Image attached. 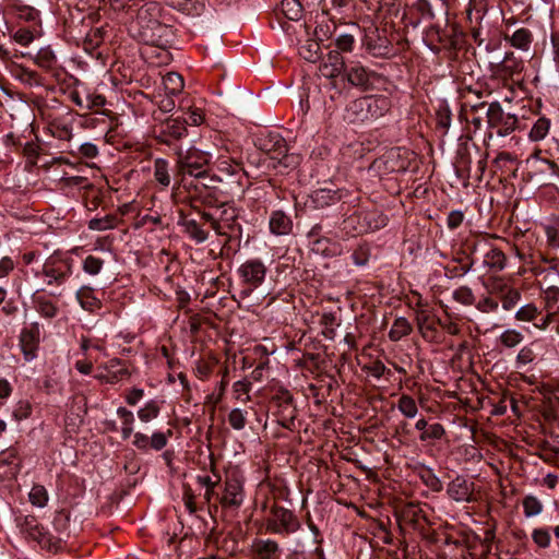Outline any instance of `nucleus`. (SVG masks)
I'll use <instances>...</instances> for the list:
<instances>
[{"label": "nucleus", "instance_id": "42", "mask_svg": "<svg viewBox=\"0 0 559 559\" xmlns=\"http://www.w3.org/2000/svg\"><path fill=\"white\" fill-rule=\"evenodd\" d=\"M118 225V217L112 214L105 215L104 217H95L88 222V228L96 231H105L114 229Z\"/></svg>", "mask_w": 559, "mask_h": 559}, {"label": "nucleus", "instance_id": "45", "mask_svg": "<svg viewBox=\"0 0 559 559\" xmlns=\"http://www.w3.org/2000/svg\"><path fill=\"white\" fill-rule=\"evenodd\" d=\"M299 55L309 62H316L320 59V44L317 40H307L299 47Z\"/></svg>", "mask_w": 559, "mask_h": 559}, {"label": "nucleus", "instance_id": "49", "mask_svg": "<svg viewBox=\"0 0 559 559\" xmlns=\"http://www.w3.org/2000/svg\"><path fill=\"white\" fill-rule=\"evenodd\" d=\"M453 299L463 306L475 305V295L468 286H460L452 293Z\"/></svg>", "mask_w": 559, "mask_h": 559}, {"label": "nucleus", "instance_id": "17", "mask_svg": "<svg viewBox=\"0 0 559 559\" xmlns=\"http://www.w3.org/2000/svg\"><path fill=\"white\" fill-rule=\"evenodd\" d=\"M493 293L501 301L502 309L511 311L521 300V293L518 288L507 284H499L493 287Z\"/></svg>", "mask_w": 559, "mask_h": 559}, {"label": "nucleus", "instance_id": "40", "mask_svg": "<svg viewBox=\"0 0 559 559\" xmlns=\"http://www.w3.org/2000/svg\"><path fill=\"white\" fill-rule=\"evenodd\" d=\"M551 121L546 117H539L533 124L528 138L533 142H539L544 140L550 130Z\"/></svg>", "mask_w": 559, "mask_h": 559}, {"label": "nucleus", "instance_id": "8", "mask_svg": "<svg viewBox=\"0 0 559 559\" xmlns=\"http://www.w3.org/2000/svg\"><path fill=\"white\" fill-rule=\"evenodd\" d=\"M236 273L249 294L264 283L267 267L261 259L251 258L241 263Z\"/></svg>", "mask_w": 559, "mask_h": 559}, {"label": "nucleus", "instance_id": "1", "mask_svg": "<svg viewBox=\"0 0 559 559\" xmlns=\"http://www.w3.org/2000/svg\"><path fill=\"white\" fill-rule=\"evenodd\" d=\"M176 154V181L173 191H177L180 187H187L188 177L201 180L203 187H214V181H223L224 178L218 175H211L206 166L211 162V154L195 146L183 150L177 146Z\"/></svg>", "mask_w": 559, "mask_h": 559}, {"label": "nucleus", "instance_id": "14", "mask_svg": "<svg viewBox=\"0 0 559 559\" xmlns=\"http://www.w3.org/2000/svg\"><path fill=\"white\" fill-rule=\"evenodd\" d=\"M188 130L186 127V122L181 120V118H169L167 119L159 129V133L157 134V140L160 143L170 145L173 141L181 140L187 136Z\"/></svg>", "mask_w": 559, "mask_h": 559}, {"label": "nucleus", "instance_id": "12", "mask_svg": "<svg viewBox=\"0 0 559 559\" xmlns=\"http://www.w3.org/2000/svg\"><path fill=\"white\" fill-rule=\"evenodd\" d=\"M130 376L127 365L118 359L112 358L107 362L98 366L95 379L100 382L116 384Z\"/></svg>", "mask_w": 559, "mask_h": 559}, {"label": "nucleus", "instance_id": "61", "mask_svg": "<svg viewBox=\"0 0 559 559\" xmlns=\"http://www.w3.org/2000/svg\"><path fill=\"white\" fill-rule=\"evenodd\" d=\"M421 479L433 491H440L442 489V484L439 477L430 469L427 468L421 473Z\"/></svg>", "mask_w": 559, "mask_h": 559}, {"label": "nucleus", "instance_id": "26", "mask_svg": "<svg viewBox=\"0 0 559 559\" xmlns=\"http://www.w3.org/2000/svg\"><path fill=\"white\" fill-rule=\"evenodd\" d=\"M543 261L548 262L547 259ZM550 265L547 266V273L537 280V284L542 289L559 287V262L557 260L549 261Z\"/></svg>", "mask_w": 559, "mask_h": 559}, {"label": "nucleus", "instance_id": "5", "mask_svg": "<svg viewBox=\"0 0 559 559\" xmlns=\"http://www.w3.org/2000/svg\"><path fill=\"white\" fill-rule=\"evenodd\" d=\"M72 265L68 259L58 255L49 257L39 269L34 270V275L49 285H62L71 275Z\"/></svg>", "mask_w": 559, "mask_h": 559}, {"label": "nucleus", "instance_id": "22", "mask_svg": "<svg viewBox=\"0 0 559 559\" xmlns=\"http://www.w3.org/2000/svg\"><path fill=\"white\" fill-rule=\"evenodd\" d=\"M252 551L257 559H278L280 546L274 539H255L252 544Z\"/></svg>", "mask_w": 559, "mask_h": 559}, {"label": "nucleus", "instance_id": "43", "mask_svg": "<svg viewBox=\"0 0 559 559\" xmlns=\"http://www.w3.org/2000/svg\"><path fill=\"white\" fill-rule=\"evenodd\" d=\"M76 86H82L84 91V109H94V108H100L105 106L106 98L102 94H97L94 92H91L87 87L83 86V84L76 80L75 82Z\"/></svg>", "mask_w": 559, "mask_h": 559}, {"label": "nucleus", "instance_id": "27", "mask_svg": "<svg viewBox=\"0 0 559 559\" xmlns=\"http://www.w3.org/2000/svg\"><path fill=\"white\" fill-rule=\"evenodd\" d=\"M34 307L36 311L45 319H53L59 313L57 304L46 296H35Z\"/></svg>", "mask_w": 559, "mask_h": 559}, {"label": "nucleus", "instance_id": "24", "mask_svg": "<svg viewBox=\"0 0 559 559\" xmlns=\"http://www.w3.org/2000/svg\"><path fill=\"white\" fill-rule=\"evenodd\" d=\"M349 84L357 87H368L370 85V72L359 63H355L346 71Z\"/></svg>", "mask_w": 559, "mask_h": 559}, {"label": "nucleus", "instance_id": "41", "mask_svg": "<svg viewBox=\"0 0 559 559\" xmlns=\"http://www.w3.org/2000/svg\"><path fill=\"white\" fill-rule=\"evenodd\" d=\"M159 413H160L159 403L155 400H150L144 404V406L139 408L138 418L142 423L147 424V423L152 421L153 419L157 418L159 416Z\"/></svg>", "mask_w": 559, "mask_h": 559}, {"label": "nucleus", "instance_id": "15", "mask_svg": "<svg viewBox=\"0 0 559 559\" xmlns=\"http://www.w3.org/2000/svg\"><path fill=\"white\" fill-rule=\"evenodd\" d=\"M320 73L326 79H334L345 70V61L340 51L331 50L320 64Z\"/></svg>", "mask_w": 559, "mask_h": 559}, {"label": "nucleus", "instance_id": "47", "mask_svg": "<svg viewBox=\"0 0 559 559\" xmlns=\"http://www.w3.org/2000/svg\"><path fill=\"white\" fill-rule=\"evenodd\" d=\"M282 11L292 21H298L302 16V8L298 0H282Z\"/></svg>", "mask_w": 559, "mask_h": 559}, {"label": "nucleus", "instance_id": "34", "mask_svg": "<svg viewBox=\"0 0 559 559\" xmlns=\"http://www.w3.org/2000/svg\"><path fill=\"white\" fill-rule=\"evenodd\" d=\"M311 250L324 257H334L341 253L340 246L325 237L313 240Z\"/></svg>", "mask_w": 559, "mask_h": 559}, {"label": "nucleus", "instance_id": "21", "mask_svg": "<svg viewBox=\"0 0 559 559\" xmlns=\"http://www.w3.org/2000/svg\"><path fill=\"white\" fill-rule=\"evenodd\" d=\"M179 225L183 233L195 243H203L209 238V231L205 230L194 218L181 217Z\"/></svg>", "mask_w": 559, "mask_h": 559}, {"label": "nucleus", "instance_id": "55", "mask_svg": "<svg viewBox=\"0 0 559 559\" xmlns=\"http://www.w3.org/2000/svg\"><path fill=\"white\" fill-rule=\"evenodd\" d=\"M444 435V427L439 423H435L428 425L427 429L420 433L419 440L423 442L428 440H440Z\"/></svg>", "mask_w": 559, "mask_h": 559}, {"label": "nucleus", "instance_id": "11", "mask_svg": "<svg viewBox=\"0 0 559 559\" xmlns=\"http://www.w3.org/2000/svg\"><path fill=\"white\" fill-rule=\"evenodd\" d=\"M40 344V325L33 322L22 329L19 337V345L24 360L29 362L37 358Z\"/></svg>", "mask_w": 559, "mask_h": 559}, {"label": "nucleus", "instance_id": "52", "mask_svg": "<svg viewBox=\"0 0 559 559\" xmlns=\"http://www.w3.org/2000/svg\"><path fill=\"white\" fill-rule=\"evenodd\" d=\"M415 320L417 323V326L423 334L424 337L427 336L428 332H435V326L430 322V314L428 312V309H421L420 311H417V316H415Z\"/></svg>", "mask_w": 559, "mask_h": 559}, {"label": "nucleus", "instance_id": "62", "mask_svg": "<svg viewBox=\"0 0 559 559\" xmlns=\"http://www.w3.org/2000/svg\"><path fill=\"white\" fill-rule=\"evenodd\" d=\"M413 7L425 19L432 20L436 16L430 0H416Z\"/></svg>", "mask_w": 559, "mask_h": 559}, {"label": "nucleus", "instance_id": "57", "mask_svg": "<svg viewBox=\"0 0 559 559\" xmlns=\"http://www.w3.org/2000/svg\"><path fill=\"white\" fill-rule=\"evenodd\" d=\"M362 370L367 371L371 377L377 380L381 379L384 376H391V370L385 367V365L377 359L369 365L362 367Z\"/></svg>", "mask_w": 559, "mask_h": 559}, {"label": "nucleus", "instance_id": "3", "mask_svg": "<svg viewBox=\"0 0 559 559\" xmlns=\"http://www.w3.org/2000/svg\"><path fill=\"white\" fill-rule=\"evenodd\" d=\"M486 117L488 140H491L495 134L506 138L520 128L519 117L514 114L506 112L499 102L489 104Z\"/></svg>", "mask_w": 559, "mask_h": 559}, {"label": "nucleus", "instance_id": "50", "mask_svg": "<svg viewBox=\"0 0 559 559\" xmlns=\"http://www.w3.org/2000/svg\"><path fill=\"white\" fill-rule=\"evenodd\" d=\"M173 436V431L168 429L166 432L163 431H154L150 436V449L154 451L163 450L167 443L168 439Z\"/></svg>", "mask_w": 559, "mask_h": 559}, {"label": "nucleus", "instance_id": "13", "mask_svg": "<svg viewBox=\"0 0 559 559\" xmlns=\"http://www.w3.org/2000/svg\"><path fill=\"white\" fill-rule=\"evenodd\" d=\"M243 481L237 474H230L226 477L224 492L221 503L225 507L238 508L243 502Z\"/></svg>", "mask_w": 559, "mask_h": 559}, {"label": "nucleus", "instance_id": "56", "mask_svg": "<svg viewBox=\"0 0 559 559\" xmlns=\"http://www.w3.org/2000/svg\"><path fill=\"white\" fill-rule=\"evenodd\" d=\"M355 44L356 39L352 34H340L335 38V46L337 48L336 50L340 51L341 55L342 52H352L355 48Z\"/></svg>", "mask_w": 559, "mask_h": 559}, {"label": "nucleus", "instance_id": "44", "mask_svg": "<svg viewBox=\"0 0 559 559\" xmlns=\"http://www.w3.org/2000/svg\"><path fill=\"white\" fill-rule=\"evenodd\" d=\"M540 314V310L538 309V307L535 305V304H526L522 307H520L515 314H514V318L520 321V322H535L538 318V316Z\"/></svg>", "mask_w": 559, "mask_h": 559}, {"label": "nucleus", "instance_id": "37", "mask_svg": "<svg viewBox=\"0 0 559 559\" xmlns=\"http://www.w3.org/2000/svg\"><path fill=\"white\" fill-rule=\"evenodd\" d=\"M117 416L121 420V436L123 440L129 439L134 430V415L128 408L120 406L117 408Z\"/></svg>", "mask_w": 559, "mask_h": 559}, {"label": "nucleus", "instance_id": "6", "mask_svg": "<svg viewBox=\"0 0 559 559\" xmlns=\"http://www.w3.org/2000/svg\"><path fill=\"white\" fill-rule=\"evenodd\" d=\"M258 146L273 160V167L283 166L288 168L292 165V157L287 154L286 141L280 133L269 132L258 140Z\"/></svg>", "mask_w": 559, "mask_h": 559}, {"label": "nucleus", "instance_id": "10", "mask_svg": "<svg viewBox=\"0 0 559 559\" xmlns=\"http://www.w3.org/2000/svg\"><path fill=\"white\" fill-rule=\"evenodd\" d=\"M214 169L216 173L214 175H218L224 178L223 181H214L213 188H216V183H225L228 186V190L230 192L234 191L235 188L241 187V179L243 177V170L239 163L235 162L233 158L221 155L214 162Z\"/></svg>", "mask_w": 559, "mask_h": 559}, {"label": "nucleus", "instance_id": "35", "mask_svg": "<svg viewBox=\"0 0 559 559\" xmlns=\"http://www.w3.org/2000/svg\"><path fill=\"white\" fill-rule=\"evenodd\" d=\"M524 340V334L516 329L504 330L497 338V343L504 348H514Z\"/></svg>", "mask_w": 559, "mask_h": 559}, {"label": "nucleus", "instance_id": "29", "mask_svg": "<svg viewBox=\"0 0 559 559\" xmlns=\"http://www.w3.org/2000/svg\"><path fill=\"white\" fill-rule=\"evenodd\" d=\"M552 535L551 526H538L532 530L531 538L537 549L545 550L550 547Z\"/></svg>", "mask_w": 559, "mask_h": 559}, {"label": "nucleus", "instance_id": "53", "mask_svg": "<svg viewBox=\"0 0 559 559\" xmlns=\"http://www.w3.org/2000/svg\"><path fill=\"white\" fill-rule=\"evenodd\" d=\"M186 118L181 119L187 126H201L204 122V111L200 107L190 106L185 112Z\"/></svg>", "mask_w": 559, "mask_h": 559}, {"label": "nucleus", "instance_id": "59", "mask_svg": "<svg viewBox=\"0 0 559 559\" xmlns=\"http://www.w3.org/2000/svg\"><path fill=\"white\" fill-rule=\"evenodd\" d=\"M234 394L237 400L247 402L250 400L249 392L251 390V383L248 380H239L233 384Z\"/></svg>", "mask_w": 559, "mask_h": 559}, {"label": "nucleus", "instance_id": "60", "mask_svg": "<svg viewBox=\"0 0 559 559\" xmlns=\"http://www.w3.org/2000/svg\"><path fill=\"white\" fill-rule=\"evenodd\" d=\"M369 248L367 245H360L352 254V260L357 266H365L369 261Z\"/></svg>", "mask_w": 559, "mask_h": 559}, {"label": "nucleus", "instance_id": "19", "mask_svg": "<svg viewBox=\"0 0 559 559\" xmlns=\"http://www.w3.org/2000/svg\"><path fill=\"white\" fill-rule=\"evenodd\" d=\"M269 228L275 236H285L292 231L293 221L285 212L273 211L270 215Z\"/></svg>", "mask_w": 559, "mask_h": 559}, {"label": "nucleus", "instance_id": "18", "mask_svg": "<svg viewBox=\"0 0 559 559\" xmlns=\"http://www.w3.org/2000/svg\"><path fill=\"white\" fill-rule=\"evenodd\" d=\"M151 7H153L152 3L144 5L139 10L136 20L133 25V26L136 25L140 27L139 37L141 40H143L145 43L154 40V38H153L154 34H150V32H153L156 27L160 26L156 19L148 20L145 25L142 24V22L145 20L146 14L151 10Z\"/></svg>", "mask_w": 559, "mask_h": 559}, {"label": "nucleus", "instance_id": "16", "mask_svg": "<svg viewBox=\"0 0 559 559\" xmlns=\"http://www.w3.org/2000/svg\"><path fill=\"white\" fill-rule=\"evenodd\" d=\"M447 493L456 502H468L472 500L473 484L457 476L448 485Z\"/></svg>", "mask_w": 559, "mask_h": 559}, {"label": "nucleus", "instance_id": "31", "mask_svg": "<svg viewBox=\"0 0 559 559\" xmlns=\"http://www.w3.org/2000/svg\"><path fill=\"white\" fill-rule=\"evenodd\" d=\"M484 264L490 270L499 272L507 266V257L500 249L491 248L484 255Z\"/></svg>", "mask_w": 559, "mask_h": 559}, {"label": "nucleus", "instance_id": "7", "mask_svg": "<svg viewBox=\"0 0 559 559\" xmlns=\"http://www.w3.org/2000/svg\"><path fill=\"white\" fill-rule=\"evenodd\" d=\"M346 229L357 234L379 230L388 224V217L378 210L359 211L344 221Z\"/></svg>", "mask_w": 559, "mask_h": 559}, {"label": "nucleus", "instance_id": "36", "mask_svg": "<svg viewBox=\"0 0 559 559\" xmlns=\"http://www.w3.org/2000/svg\"><path fill=\"white\" fill-rule=\"evenodd\" d=\"M522 507H523V514L527 519L538 516L544 511V504H543L542 500L532 493L526 495L523 498Z\"/></svg>", "mask_w": 559, "mask_h": 559}, {"label": "nucleus", "instance_id": "46", "mask_svg": "<svg viewBox=\"0 0 559 559\" xmlns=\"http://www.w3.org/2000/svg\"><path fill=\"white\" fill-rule=\"evenodd\" d=\"M29 502L37 508L46 507L49 495L47 489L43 485H34L28 493Z\"/></svg>", "mask_w": 559, "mask_h": 559}, {"label": "nucleus", "instance_id": "2", "mask_svg": "<svg viewBox=\"0 0 559 559\" xmlns=\"http://www.w3.org/2000/svg\"><path fill=\"white\" fill-rule=\"evenodd\" d=\"M392 106L385 95H367L352 100L345 109V118L350 123L376 120L383 117Z\"/></svg>", "mask_w": 559, "mask_h": 559}, {"label": "nucleus", "instance_id": "33", "mask_svg": "<svg viewBox=\"0 0 559 559\" xmlns=\"http://www.w3.org/2000/svg\"><path fill=\"white\" fill-rule=\"evenodd\" d=\"M413 331L412 324L404 317H399L394 320L390 331L389 338L392 342H399L403 337L409 335Z\"/></svg>", "mask_w": 559, "mask_h": 559}, {"label": "nucleus", "instance_id": "51", "mask_svg": "<svg viewBox=\"0 0 559 559\" xmlns=\"http://www.w3.org/2000/svg\"><path fill=\"white\" fill-rule=\"evenodd\" d=\"M247 411L233 408L228 414V423L235 430H242L247 424Z\"/></svg>", "mask_w": 559, "mask_h": 559}, {"label": "nucleus", "instance_id": "28", "mask_svg": "<svg viewBox=\"0 0 559 559\" xmlns=\"http://www.w3.org/2000/svg\"><path fill=\"white\" fill-rule=\"evenodd\" d=\"M533 34L528 28L516 29L509 38L511 46L522 51H528L533 43Z\"/></svg>", "mask_w": 559, "mask_h": 559}, {"label": "nucleus", "instance_id": "63", "mask_svg": "<svg viewBox=\"0 0 559 559\" xmlns=\"http://www.w3.org/2000/svg\"><path fill=\"white\" fill-rule=\"evenodd\" d=\"M35 36L33 31L29 28H19L13 34V39L21 46L27 47L34 40Z\"/></svg>", "mask_w": 559, "mask_h": 559}, {"label": "nucleus", "instance_id": "23", "mask_svg": "<svg viewBox=\"0 0 559 559\" xmlns=\"http://www.w3.org/2000/svg\"><path fill=\"white\" fill-rule=\"evenodd\" d=\"M154 181L160 190H166L171 183L170 165L165 158H156L153 166Z\"/></svg>", "mask_w": 559, "mask_h": 559}, {"label": "nucleus", "instance_id": "25", "mask_svg": "<svg viewBox=\"0 0 559 559\" xmlns=\"http://www.w3.org/2000/svg\"><path fill=\"white\" fill-rule=\"evenodd\" d=\"M539 346L538 341H533L526 345H524L518 353L514 367L516 369H523L526 366L534 364L537 359V347Z\"/></svg>", "mask_w": 559, "mask_h": 559}, {"label": "nucleus", "instance_id": "48", "mask_svg": "<svg viewBox=\"0 0 559 559\" xmlns=\"http://www.w3.org/2000/svg\"><path fill=\"white\" fill-rule=\"evenodd\" d=\"M364 45L369 53L373 57H382L389 53L390 48L385 39H379V43H376L371 37H367L364 41Z\"/></svg>", "mask_w": 559, "mask_h": 559}, {"label": "nucleus", "instance_id": "64", "mask_svg": "<svg viewBox=\"0 0 559 559\" xmlns=\"http://www.w3.org/2000/svg\"><path fill=\"white\" fill-rule=\"evenodd\" d=\"M475 307L483 313H492L497 312L499 304L491 297H484L475 305Z\"/></svg>", "mask_w": 559, "mask_h": 559}, {"label": "nucleus", "instance_id": "38", "mask_svg": "<svg viewBox=\"0 0 559 559\" xmlns=\"http://www.w3.org/2000/svg\"><path fill=\"white\" fill-rule=\"evenodd\" d=\"M399 412L407 419H413L418 414V406L415 399L408 394H402L396 403Z\"/></svg>", "mask_w": 559, "mask_h": 559}, {"label": "nucleus", "instance_id": "20", "mask_svg": "<svg viewBox=\"0 0 559 559\" xmlns=\"http://www.w3.org/2000/svg\"><path fill=\"white\" fill-rule=\"evenodd\" d=\"M75 298L81 308L85 311L94 313L102 308V301L96 297L94 288L90 286H82L78 289Z\"/></svg>", "mask_w": 559, "mask_h": 559}, {"label": "nucleus", "instance_id": "9", "mask_svg": "<svg viewBox=\"0 0 559 559\" xmlns=\"http://www.w3.org/2000/svg\"><path fill=\"white\" fill-rule=\"evenodd\" d=\"M214 231L219 236H227L229 239L240 237L241 226L238 223V211L233 204L224 203L216 209Z\"/></svg>", "mask_w": 559, "mask_h": 559}, {"label": "nucleus", "instance_id": "30", "mask_svg": "<svg viewBox=\"0 0 559 559\" xmlns=\"http://www.w3.org/2000/svg\"><path fill=\"white\" fill-rule=\"evenodd\" d=\"M523 69V61L516 58L513 52H507L500 64V72L508 78L520 74Z\"/></svg>", "mask_w": 559, "mask_h": 559}, {"label": "nucleus", "instance_id": "4", "mask_svg": "<svg viewBox=\"0 0 559 559\" xmlns=\"http://www.w3.org/2000/svg\"><path fill=\"white\" fill-rule=\"evenodd\" d=\"M301 523L289 509L274 504L265 519V528L271 534L290 535L299 531Z\"/></svg>", "mask_w": 559, "mask_h": 559}, {"label": "nucleus", "instance_id": "58", "mask_svg": "<svg viewBox=\"0 0 559 559\" xmlns=\"http://www.w3.org/2000/svg\"><path fill=\"white\" fill-rule=\"evenodd\" d=\"M545 310H555L559 301V287L542 289Z\"/></svg>", "mask_w": 559, "mask_h": 559}, {"label": "nucleus", "instance_id": "54", "mask_svg": "<svg viewBox=\"0 0 559 559\" xmlns=\"http://www.w3.org/2000/svg\"><path fill=\"white\" fill-rule=\"evenodd\" d=\"M104 266V260L95 255H87L82 262V269L88 275L95 276L100 273Z\"/></svg>", "mask_w": 559, "mask_h": 559}, {"label": "nucleus", "instance_id": "39", "mask_svg": "<svg viewBox=\"0 0 559 559\" xmlns=\"http://www.w3.org/2000/svg\"><path fill=\"white\" fill-rule=\"evenodd\" d=\"M313 203L318 207L332 205L341 200V194L337 191L330 189H319L313 192Z\"/></svg>", "mask_w": 559, "mask_h": 559}, {"label": "nucleus", "instance_id": "32", "mask_svg": "<svg viewBox=\"0 0 559 559\" xmlns=\"http://www.w3.org/2000/svg\"><path fill=\"white\" fill-rule=\"evenodd\" d=\"M163 85L168 96H176L182 92L185 82L179 73L168 72L163 76Z\"/></svg>", "mask_w": 559, "mask_h": 559}]
</instances>
